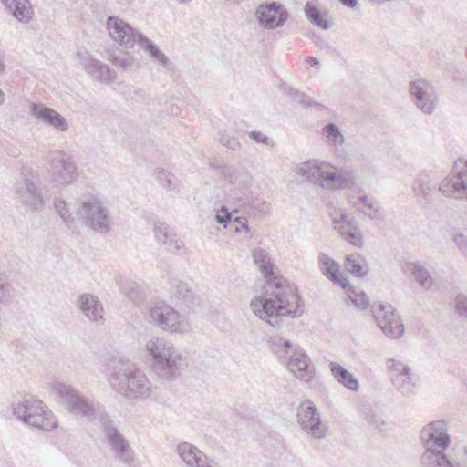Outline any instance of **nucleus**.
<instances>
[{
    "instance_id": "44",
    "label": "nucleus",
    "mask_w": 467,
    "mask_h": 467,
    "mask_svg": "<svg viewBox=\"0 0 467 467\" xmlns=\"http://www.w3.org/2000/svg\"><path fill=\"white\" fill-rule=\"evenodd\" d=\"M14 296L12 285L2 276H0V302L8 303Z\"/></svg>"
},
{
    "instance_id": "21",
    "label": "nucleus",
    "mask_w": 467,
    "mask_h": 467,
    "mask_svg": "<svg viewBox=\"0 0 467 467\" xmlns=\"http://www.w3.org/2000/svg\"><path fill=\"white\" fill-rule=\"evenodd\" d=\"M30 112L39 121L48 124L59 131H66L68 129L67 119L63 116L43 104L32 103Z\"/></svg>"
},
{
    "instance_id": "27",
    "label": "nucleus",
    "mask_w": 467,
    "mask_h": 467,
    "mask_svg": "<svg viewBox=\"0 0 467 467\" xmlns=\"http://www.w3.org/2000/svg\"><path fill=\"white\" fill-rule=\"evenodd\" d=\"M86 70L89 75L100 82L111 83L115 79V72L107 65L100 63L97 59L86 58L83 62Z\"/></svg>"
},
{
    "instance_id": "38",
    "label": "nucleus",
    "mask_w": 467,
    "mask_h": 467,
    "mask_svg": "<svg viewBox=\"0 0 467 467\" xmlns=\"http://www.w3.org/2000/svg\"><path fill=\"white\" fill-rule=\"evenodd\" d=\"M348 293V298L352 304L359 309H367L369 305V300L367 295L361 290H355L350 285Z\"/></svg>"
},
{
    "instance_id": "52",
    "label": "nucleus",
    "mask_w": 467,
    "mask_h": 467,
    "mask_svg": "<svg viewBox=\"0 0 467 467\" xmlns=\"http://www.w3.org/2000/svg\"><path fill=\"white\" fill-rule=\"evenodd\" d=\"M113 64L116 67H121L122 69H128L131 66V63L129 59L121 57H116L113 60Z\"/></svg>"
},
{
    "instance_id": "46",
    "label": "nucleus",
    "mask_w": 467,
    "mask_h": 467,
    "mask_svg": "<svg viewBox=\"0 0 467 467\" xmlns=\"http://www.w3.org/2000/svg\"><path fill=\"white\" fill-rule=\"evenodd\" d=\"M454 307L459 316L467 317V296L458 293L454 298Z\"/></svg>"
},
{
    "instance_id": "43",
    "label": "nucleus",
    "mask_w": 467,
    "mask_h": 467,
    "mask_svg": "<svg viewBox=\"0 0 467 467\" xmlns=\"http://www.w3.org/2000/svg\"><path fill=\"white\" fill-rule=\"evenodd\" d=\"M171 292L178 298H188L192 296V291L188 285L182 281H175L171 285Z\"/></svg>"
},
{
    "instance_id": "4",
    "label": "nucleus",
    "mask_w": 467,
    "mask_h": 467,
    "mask_svg": "<svg viewBox=\"0 0 467 467\" xmlns=\"http://www.w3.org/2000/svg\"><path fill=\"white\" fill-rule=\"evenodd\" d=\"M146 350L152 358L153 367L159 377L171 379L181 374L184 361L172 343L153 337L147 341Z\"/></svg>"
},
{
    "instance_id": "42",
    "label": "nucleus",
    "mask_w": 467,
    "mask_h": 467,
    "mask_svg": "<svg viewBox=\"0 0 467 467\" xmlns=\"http://www.w3.org/2000/svg\"><path fill=\"white\" fill-rule=\"evenodd\" d=\"M155 238L159 243H167V240L174 234L172 229L166 223H160L154 226Z\"/></svg>"
},
{
    "instance_id": "41",
    "label": "nucleus",
    "mask_w": 467,
    "mask_h": 467,
    "mask_svg": "<svg viewBox=\"0 0 467 467\" xmlns=\"http://www.w3.org/2000/svg\"><path fill=\"white\" fill-rule=\"evenodd\" d=\"M433 189L434 185L429 180H425L424 178L416 180L413 184L415 193L421 195L424 198L428 197Z\"/></svg>"
},
{
    "instance_id": "30",
    "label": "nucleus",
    "mask_w": 467,
    "mask_h": 467,
    "mask_svg": "<svg viewBox=\"0 0 467 467\" xmlns=\"http://www.w3.org/2000/svg\"><path fill=\"white\" fill-rule=\"evenodd\" d=\"M27 425L36 429L49 431L57 428V423L51 410L44 405L42 410L29 420Z\"/></svg>"
},
{
    "instance_id": "32",
    "label": "nucleus",
    "mask_w": 467,
    "mask_h": 467,
    "mask_svg": "<svg viewBox=\"0 0 467 467\" xmlns=\"http://www.w3.org/2000/svg\"><path fill=\"white\" fill-rule=\"evenodd\" d=\"M407 268L422 288L430 289L434 284V279L431 276L429 270L421 264L410 263Z\"/></svg>"
},
{
    "instance_id": "22",
    "label": "nucleus",
    "mask_w": 467,
    "mask_h": 467,
    "mask_svg": "<svg viewBox=\"0 0 467 467\" xmlns=\"http://www.w3.org/2000/svg\"><path fill=\"white\" fill-rule=\"evenodd\" d=\"M78 305L83 315L91 322L103 319V306L99 299L91 294H82L78 298Z\"/></svg>"
},
{
    "instance_id": "56",
    "label": "nucleus",
    "mask_w": 467,
    "mask_h": 467,
    "mask_svg": "<svg viewBox=\"0 0 467 467\" xmlns=\"http://www.w3.org/2000/svg\"><path fill=\"white\" fill-rule=\"evenodd\" d=\"M181 3H189L191 0H179Z\"/></svg>"
},
{
    "instance_id": "1",
    "label": "nucleus",
    "mask_w": 467,
    "mask_h": 467,
    "mask_svg": "<svg viewBox=\"0 0 467 467\" xmlns=\"http://www.w3.org/2000/svg\"><path fill=\"white\" fill-rule=\"evenodd\" d=\"M252 256L266 279L263 295L254 296L250 302L253 313L273 327H280L285 317H301L300 297L286 280L275 273L269 253L263 248H255Z\"/></svg>"
},
{
    "instance_id": "26",
    "label": "nucleus",
    "mask_w": 467,
    "mask_h": 467,
    "mask_svg": "<svg viewBox=\"0 0 467 467\" xmlns=\"http://www.w3.org/2000/svg\"><path fill=\"white\" fill-rule=\"evenodd\" d=\"M223 175L229 183L241 191L247 190L253 181L250 173L243 167H224Z\"/></svg>"
},
{
    "instance_id": "48",
    "label": "nucleus",
    "mask_w": 467,
    "mask_h": 467,
    "mask_svg": "<svg viewBox=\"0 0 467 467\" xmlns=\"http://www.w3.org/2000/svg\"><path fill=\"white\" fill-rule=\"evenodd\" d=\"M453 242L462 255L467 260V236L463 233L455 234L453 235Z\"/></svg>"
},
{
    "instance_id": "37",
    "label": "nucleus",
    "mask_w": 467,
    "mask_h": 467,
    "mask_svg": "<svg viewBox=\"0 0 467 467\" xmlns=\"http://www.w3.org/2000/svg\"><path fill=\"white\" fill-rule=\"evenodd\" d=\"M322 130L329 143L333 145H340L344 142V136L340 129L336 124L328 123Z\"/></svg>"
},
{
    "instance_id": "15",
    "label": "nucleus",
    "mask_w": 467,
    "mask_h": 467,
    "mask_svg": "<svg viewBox=\"0 0 467 467\" xmlns=\"http://www.w3.org/2000/svg\"><path fill=\"white\" fill-rule=\"evenodd\" d=\"M439 191L447 197H463L467 192V163H456L453 171L440 182Z\"/></svg>"
},
{
    "instance_id": "29",
    "label": "nucleus",
    "mask_w": 467,
    "mask_h": 467,
    "mask_svg": "<svg viewBox=\"0 0 467 467\" xmlns=\"http://www.w3.org/2000/svg\"><path fill=\"white\" fill-rule=\"evenodd\" d=\"M13 16L21 23H28L33 16L29 0H2Z\"/></svg>"
},
{
    "instance_id": "28",
    "label": "nucleus",
    "mask_w": 467,
    "mask_h": 467,
    "mask_svg": "<svg viewBox=\"0 0 467 467\" xmlns=\"http://www.w3.org/2000/svg\"><path fill=\"white\" fill-rule=\"evenodd\" d=\"M318 259L319 264L321 265L322 273L334 284H337L341 285L343 288L347 289L349 284L346 278H341L338 275L339 265L337 264L334 259H332L324 253H321L319 254Z\"/></svg>"
},
{
    "instance_id": "54",
    "label": "nucleus",
    "mask_w": 467,
    "mask_h": 467,
    "mask_svg": "<svg viewBox=\"0 0 467 467\" xmlns=\"http://www.w3.org/2000/svg\"><path fill=\"white\" fill-rule=\"evenodd\" d=\"M306 60L311 65H314V66H318L319 65V61L316 57H308L306 58Z\"/></svg>"
},
{
    "instance_id": "36",
    "label": "nucleus",
    "mask_w": 467,
    "mask_h": 467,
    "mask_svg": "<svg viewBox=\"0 0 467 467\" xmlns=\"http://www.w3.org/2000/svg\"><path fill=\"white\" fill-rule=\"evenodd\" d=\"M305 13L307 19L312 24L320 26L323 29H328L330 27V24L328 23V21L322 17L320 11L313 3L307 2L306 4Z\"/></svg>"
},
{
    "instance_id": "55",
    "label": "nucleus",
    "mask_w": 467,
    "mask_h": 467,
    "mask_svg": "<svg viewBox=\"0 0 467 467\" xmlns=\"http://www.w3.org/2000/svg\"><path fill=\"white\" fill-rule=\"evenodd\" d=\"M5 102V93L0 89V105Z\"/></svg>"
},
{
    "instance_id": "45",
    "label": "nucleus",
    "mask_w": 467,
    "mask_h": 467,
    "mask_svg": "<svg viewBox=\"0 0 467 467\" xmlns=\"http://www.w3.org/2000/svg\"><path fill=\"white\" fill-rule=\"evenodd\" d=\"M219 141L223 146L232 150H237L241 147L240 142L234 136L229 135L224 131L220 132Z\"/></svg>"
},
{
    "instance_id": "12",
    "label": "nucleus",
    "mask_w": 467,
    "mask_h": 467,
    "mask_svg": "<svg viewBox=\"0 0 467 467\" xmlns=\"http://www.w3.org/2000/svg\"><path fill=\"white\" fill-rule=\"evenodd\" d=\"M106 27L111 39L125 48H132L140 44L144 36L129 23L115 16L107 18Z\"/></svg>"
},
{
    "instance_id": "2",
    "label": "nucleus",
    "mask_w": 467,
    "mask_h": 467,
    "mask_svg": "<svg viewBox=\"0 0 467 467\" xmlns=\"http://www.w3.org/2000/svg\"><path fill=\"white\" fill-rule=\"evenodd\" d=\"M420 440L425 446L420 457L422 467H467L466 447H454L453 454L445 453L451 438L444 420H435L424 426Z\"/></svg>"
},
{
    "instance_id": "39",
    "label": "nucleus",
    "mask_w": 467,
    "mask_h": 467,
    "mask_svg": "<svg viewBox=\"0 0 467 467\" xmlns=\"http://www.w3.org/2000/svg\"><path fill=\"white\" fill-rule=\"evenodd\" d=\"M157 179L165 190H174L176 188V182L174 176L166 171L164 169L158 168L156 170Z\"/></svg>"
},
{
    "instance_id": "25",
    "label": "nucleus",
    "mask_w": 467,
    "mask_h": 467,
    "mask_svg": "<svg viewBox=\"0 0 467 467\" xmlns=\"http://www.w3.org/2000/svg\"><path fill=\"white\" fill-rule=\"evenodd\" d=\"M43 402L34 398L24 399L14 404L13 414L24 423L27 424L29 420L42 410Z\"/></svg>"
},
{
    "instance_id": "49",
    "label": "nucleus",
    "mask_w": 467,
    "mask_h": 467,
    "mask_svg": "<svg viewBox=\"0 0 467 467\" xmlns=\"http://www.w3.org/2000/svg\"><path fill=\"white\" fill-rule=\"evenodd\" d=\"M232 214L226 206H222L221 209L215 214V220L218 223L223 224L224 228L227 227V223L231 222Z\"/></svg>"
},
{
    "instance_id": "40",
    "label": "nucleus",
    "mask_w": 467,
    "mask_h": 467,
    "mask_svg": "<svg viewBox=\"0 0 467 467\" xmlns=\"http://www.w3.org/2000/svg\"><path fill=\"white\" fill-rule=\"evenodd\" d=\"M54 206H55L57 213L63 219L64 223L69 228H72L73 224H74V219H73L72 215L68 213V210L67 208V204H66L65 201L56 198L54 201Z\"/></svg>"
},
{
    "instance_id": "33",
    "label": "nucleus",
    "mask_w": 467,
    "mask_h": 467,
    "mask_svg": "<svg viewBox=\"0 0 467 467\" xmlns=\"http://www.w3.org/2000/svg\"><path fill=\"white\" fill-rule=\"evenodd\" d=\"M345 267L356 276H364L368 272V265L358 254H349L346 257Z\"/></svg>"
},
{
    "instance_id": "47",
    "label": "nucleus",
    "mask_w": 467,
    "mask_h": 467,
    "mask_svg": "<svg viewBox=\"0 0 467 467\" xmlns=\"http://www.w3.org/2000/svg\"><path fill=\"white\" fill-rule=\"evenodd\" d=\"M165 245L167 251L177 254L183 247V243L181 241L176 234L174 233L167 240V243H162Z\"/></svg>"
},
{
    "instance_id": "7",
    "label": "nucleus",
    "mask_w": 467,
    "mask_h": 467,
    "mask_svg": "<svg viewBox=\"0 0 467 467\" xmlns=\"http://www.w3.org/2000/svg\"><path fill=\"white\" fill-rule=\"evenodd\" d=\"M14 192L16 199L34 209L42 208L50 199L49 191L41 183L37 173L26 168L15 182Z\"/></svg>"
},
{
    "instance_id": "11",
    "label": "nucleus",
    "mask_w": 467,
    "mask_h": 467,
    "mask_svg": "<svg viewBox=\"0 0 467 467\" xmlns=\"http://www.w3.org/2000/svg\"><path fill=\"white\" fill-rule=\"evenodd\" d=\"M371 311L378 327L387 337L399 338L403 335L404 325L391 305L379 303L372 306Z\"/></svg>"
},
{
    "instance_id": "13",
    "label": "nucleus",
    "mask_w": 467,
    "mask_h": 467,
    "mask_svg": "<svg viewBox=\"0 0 467 467\" xmlns=\"http://www.w3.org/2000/svg\"><path fill=\"white\" fill-rule=\"evenodd\" d=\"M410 95L414 105L422 113L431 115L437 106L435 87L426 79H417L410 83Z\"/></svg>"
},
{
    "instance_id": "14",
    "label": "nucleus",
    "mask_w": 467,
    "mask_h": 467,
    "mask_svg": "<svg viewBox=\"0 0 467 467\" xmlns=\"http://www.w3.org/2000/svg\"><path fill=\"white\" fill-rule=\"evenodd\" d=\"M49 172L52 181L63 186L72 184L78 177L73 158L63 152L57 153L49 161Z\"/></svg>"
},
{
    "instance_id": "10",
    "label": "nucleus",
    "mask_w": 467,
    "mask_h": 467,
    "mask_svg": "<svg viewBox=\"0 0 467 467\" xmlns=\"http://www.w3.org/2000/svg\"><path fill=\"white\" fill-rule=\"evenodd\" d=\"M78 214L82 218L83 223L99 233H108L110 229V213L103 202L96 197L84 198L78 208Z\"/></svg>"
},
{
    "instance_id": "17",
    "label": "nucleus",
    "mask_w": 467,
    "mask_h": 467,
    "mask_svg": "<svg viewBox=\"0 0 467 467\" xmlns=\"http://www.w3.org/2000/svg\"><path fill=\"white\" fill-rule=\"evenodd\" d=\"M258 24L266 29L282 26L288 18V12L278 2L261 4L255 11Z\"/></svg>"
},
{
    "instance_id": "51",
    "label": "nucleus",
    "mask_w": 467,
    "mask_h": 467,
    "mask_svg": "<svg viewBox=\"0 0 467 467\" xmlns=\"http://www.w3.org/2000/svg\"><path fill=\"white\" fill-rule=\"evenodd\" d=\"M249 136L253 140L258 143L265 145H268L270 143V139L261 131L253 130L250 132Z\"/></svg>"
},
{
    "instance_id": "23",
    "label": "nucleus",
    "mask_w": 467,
    "mask_h": 467,
    "mask_svg": "<svg viewBox=\"0 0 467 467\" xmlns=\"http://www.w3.org/2000/svg\"><path fill=\"white\" fill-rule=\"evenodd\" d=\"M349 202L354 207H356L363 214L368 216L371 219H383L384 212L379 203L375 201L372 197L366 194L358 197H349Z\"/></svg>"
},
{
    "instance_id": "31",
    "label": "nucleus",
    "mask_w": 467,
    "mask_h": 467,
    "mask_svg": "<svg viewBox=\"0 0 467 467\" xmlns=\"http://www.w3.org/2000/svg\"><path fill=\"white\" fill-rule=\"evenodd\" d=\"M330 369L333 377L348 389L352 391H358L359 389L357 378L345 368L336 362H331Z\"/></svg>"
},
{
    "instance_id": "6",
    "label": "nucleus",
    "mask_w": 467,
    "mask_h": 467,
    "mask_svg": "<svg viewBox=\"0 0 467 467\" xmlns=\"http://www.w3.org/2000/svg\"><path fill=\"white\" fill-rule=\"evenodd\" d=\"M53 393L72 414L92 421L103 412L99 403L82 395L71 386L54 382L50 386Z\"/></svg>"
},
{
    "instance_id": "53",
    "label": "nucleus",
    "mask_w": 467,
    "mask_h": 467,
    "mask_svg": "<svg viewBox=\"0 0 467 467\" xmlns=\"http://www.w3.org/2000/svg\"><path fill=\"white\" fill-rule=\"evenodd\" d=\"M343 5L353 8L357 5V0H338Z\"/></svg>"
},
{
    "instance_id": "24",
    "label": "nucleus",
    "mask_w": 467,
    "mask_h": 467,
    "mask_svg": "<svg viewBox=\"0 0 467 467\" xmlns=\"http://www.w3.org/2000/svg\"><path fill=\"white\" fill-rule=\"evenodd\" d=\"M181 459L190 467H206L210 465L207 462V457L197 447L188 443L182 442L177 447Z\"/></svg>"
},
{
    "instance_id": "16",
    "label": "nucleus",
    "mask_w": 467,
    "mask_h": 467,
    "mask_svg": "<svg viewBox=\"0 0 467 467\" xmlns=\"http://www.w3.org/2000/svg\"><path fill=\"white\" fill-rule=\"evenodd\" d=\"M297 420L302 430L312 437L321 439L326 436L327 430L321 421L320 414L310 401L298 408Z\"/></svg>"
},
{
    "instance_id": "35",
    "label": "nucleus",
    "mask_w": 467,
    "mask_h": 467,
    "mask_svg": "<svg viewBox=\"0 0 467 467\" xmlns=\"http://www.w3.org/2000/svg\"><path fill=\"white\" fill-rule=\"evenodd\" d=\"M140 47L150 54L155 60L161 66L166 67L169 63V58L153 44L148 37L144 36L140 44Z\"/></svg>"
},
{
    "instance_id": "50",
    "label": "nucleus",
    "mask_w": 467,
    "mask_h": 467,
    "mask_svg": "<svg viewBox=\"0 0 467 467\" xmlns=\"http://www.w3.org/2000/svg\"><path fill=\"white\" fill-rule=\"evenodd\" d=\"M231 226L234 227V231L235 233H240L242 230L248 232L249 230L245 218L236 217Z\"/></svg>"
},
{
    "instance_id": "8",
    "label": "nucleus",
    "mask_w": 467,
    "mask_h": 467,
    "mask_svg": "<svg viewBox=\"0 0 467 467\" xmlns=\"http://www.w3.org/2000/svg\"><path fill=\"white\" fill-rule=\"evenodd\" d=\"M274 351L287 359V369L297 379L310 380L314 375V367L308 356L300 348H294L290 341L282 337H273Z\"/></svg>"
},
{
    "instance_id": "19",
    "label": "nucleus",
    "mask_w": 467,
    "mask_h": 467,
    "mask_svg": "<svg viewBox=\"0 0 467 467\" xmlns=\"http://www.w3.org/2000/svg\"><path fill=\"white\" fill-rule=\"evenodd\" d=\"M103 431L115 458L124 464L131 465L134 455L124 436L111 423H104Z\"/></svg>"
},
{
    "instance_id": "34",
    "label": "nucleus",
    "mask_w": 467,
    "mask_h": 467,
    "mask_svg": "<svg viewBox=\"0 0 467 467\" xmlns=\"http://www.w3.org/2000/svg\"><path fill=\"white\" fill-rule=\"evenodd\" d=\"M362 415L365 420L372 428L378 430L380 432L386 430V420L380 411L372 408L366 407L362 410Z\"/></svg>"
},
{
    "instance_id": "9",
    "label": "nucleus",
    "mask_w": 467,
    "mask_h": 467,
    "mask_svg": "<svg viewBox=\"0 0 467 467\" xmlns=\"http://www.w3.org/2000/svg\"><path fill=\"white\" fill-rule=\"evenodd\" d=\"M145 318L149 324L171 334H183L191 329L186 317L164 302L150 306Z\"/></svg>"
},
{
    "instance_id": "5",
    "label": "nucleus",
    "mask_w": 467,
    "mask_h": 467,
    "mask_svg": "<svg viewBox=\"0 0 467 467\" xmlns=\"http://www.w3.org/2000/svg\"><path fill=\"white\" fill-rule=\"evenodd\" d=\"M110 382L119 393L128 399L147 398L150 393V384L146 375L130 362L116 366Z\"/></svg>"
},
{
    "instance_id": "20",
    "label": "nucleus",
    "mask_w": 467,
    "mask_h": 467,
    "mask_svg": "<svg viewBox=\"0 0 467 467\" xmlns=\"http://www.w3.org/2000/svg\"><path fill=\"white\" fill-rule=\"evenodd\" d=\"M334 228L346 241L356 247L363 246V237L360 230L355 225L353 218L346 213H339L338 215L333 217Z\"/></svg>"
},
{
    "instance_id": "3",
    "label": "nucleus",
    "mask_w": 467,
    "mask_h": 467,
    "mask_svg": "<svg viewBox=\"0 0 467 467\" xmlns=\"http://www.w3.org/2000/svg\"><path fill=\"white\" fill-rule=\"evenodd\" d=\"M307 182L324 189H345L355 183L352 171L340 169L325 161H308L299 164L296 170Z\"/></svg>"
},
{
    "instance_id": "18",
    "label": "nucleus",
    "mask_w": 467,
    "mask_h": 467,
    "mask_svg": "<svg viewBox=\"0 0 467 467\" xmlns=\"http://www.w3.org/2000/svg\"><path fill=\"white\" fill-rule=\"evenodd\" d=\"M387 365L391 382L396 389L404 396L413 395L416 383L411 379L410 368L392 358L388 360Z\"/></svg>"
}]
</instances>
